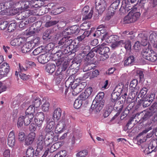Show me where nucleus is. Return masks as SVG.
Instances as JSON below:
<instances>
[{"label": "nucleus", "mask_w": 157, "mask_h": 157, "mask_svg": "<svg viewBox=\"0 0 157 157\" xmlns=\"http://www.w3.org/2000/svg\"><path fill=\"white\" fill-rule=\"evenodd\" d=\"M140 9L139 6L134 7L132 10L124 19V24H129L136 21L140 17V13L138 10Z\"/></svg>", "instance_id": "1"}, {"label": "nucleus", "mask_w": 157, "mask_h": 157, "mask_svg": "<svg viewBox=\"0 0 157 157\" xmlns=\"http://www.w3.org/2000/svg\"><path fill=\"white\" fill-rule=\"evenodd\" d=\"M157 113V109L152 106L150 108L149 111H144L142 113L138 114L137 116H136L135 117V119L136 118L140 119L138 121L136 120L135 121L138 122H140V123H141L144 121L147 120L150 117L152 116L154 113Z\"/></svg>", "instance_id": "2"}, {"label": "nucleus", "mask_w": 157, "mask_h": 157, "mask_svg": "<svg viewBox=\"0 0 157 157\" xmlns=\"http://www.w3.org/2000/svg\"><path fill=\"white\" fill-rule=\"evenodd\" d=\"M141 55L145 59L151 62H154L157 59V55L153 50L148 48H145L142 51Z\"/></svg>", "instance_id": "3"}, {"label": "nucleus", "mask_w": 157, "mask_h": 157, "mask_svg": "<svg viewBox=\"0 0 157 157\" xmlns=\"http://www.w3.org/2000/svg\"><path fill=\"white\" fill-rule=\"evenodd\" d=\"M34 115H26L25 116H21L19 117L17 123V126L18 128L21 127L23 125V122L25 125H29L33 120Z\"/></svg>", "instance_id": "4"}, {"label": "nucleus", "mask_w": 157, "mask_h": 157, "mask_svg": "<svg viewBox=\"0 0 157 157\" xmlns=\"http://www.w3.org/2000/svg\"><path fill=\"white\" fill-rule=\"evenodd\" d=\"M72 40L69 39L68 37H64L60 39L57 43V45L56 47L59 49L62 50L63 53L65 49H66L68 45L71 44Z\"/></svg>", "instance_id": "5"}, {"label": "nucleus", "mask_w": 157, "mask_h": 157, "mask_svg": "<svg viewBox=\"0 0 157 157\" xmlns=\"http://www.w3.org/2000/svg\"><path fill=\"white\" fill-rule=\"evenodd\" d=\"M71 124V121L68 120L65 121L60 120L56 126L55 129V133H60L64 129L66 126L69 125Z\"/></svg>", "instance_id": "6"}, {"label": "nucleus", "mask_w": 157, "mask_h": 157, "mask_svg": "<svg viewBox=\"0 0 157 157\" xmlns=\"http://www.w3.org/2000/svg\"><path fill=\"white\" fill-rule=\"evenodd\" d=\"M96 8L99 14L101 13L105 10L106 3L105 0H96Z\"/></svg>", "instance_id": "7"}, {"label": "nucleus", "mask_w": 157, "mask_h": 157, "mask_svg": "<svg viewBox=\"0 0 157 157\" xmlns=\"http://www.w3.org/2000/svg\"><path fill=\"white\" fill-rule=\"evenodd\" d=\"M34 119L38 127L40 129L41 128L44 119V116L43 113L40 112L36 113L35 115Z\"/></svg>", "instance_id": "8"}, {"label": "nucleus", "mask_w": 157, "mask_h": 157, "mask_svg": "<svg viewBox=\"0 0 157 157\" xmlns=\"http://www.w3.org/2000/svg\"><path fill=\"white\" fill-rule=\"evenodd\" d=\"M105 103L104 100L102 101H93L91 108L94 112H99L102 109Z\"/></svg>", "instance_id": "9"}, {"label": "nucleus", "mask_w": 157, "mask_h": 157, "mask_svg": "<svg viewBox=\"0 0 157 157\" xmlns=\"http://www.w3.org/2000/svg\"><path fill=\"white\" fill-rule=\"evenodd\" d=\"M106 44L103 43L100 45L97 46L95 49L96 52L100 54H108L110 50L108 47L105 46Z\"/></svg>", "instance_id": "10"}, {"label": "nucleus", "mask_w": 157, "mask_h": 157, "mask_svg": "<svg viewBox=\"0 0 157 157\" xmlns=\"http://www.w3.org/2000/svg\"><path fill=\"white\" fill-rule=\"evenodd\" d=\"M54 133H46L45 135L44 140H45V145L46 146H48L50 144H52L53 139L55 138L56 139V136L54 137ZM56 139H58L59 136H56Z\"/></svg>", "instance_id": "11"}, {"label": "nucleus", "mask_w": 157, "mask_h": 157, "mask_svg": "<svg viewBox=\"0 0 157 157\" xmlns=\"http://www.w3.org/2000/svg\"><path fill=\"white\" fill-rule=\"evenodd\" d=\"M152 129L151 127H150L148 128H146L140 133L137 136V139L138 142L140 143H142L146 141V134L149 131Z\"/></svg>", "instance_id": "12"}, {"label": "nucleus", "mask_w": 157, "mask_h": 157, "mask_svg": "<svg viewBox=\"0 0 157 157\" xmlns=\"http://www.w3.org/2000/svg\"><path fill=\"white\" fill-rule=\"evenodd\" d=\"M10 67L8 64L5 63L0 66V75L3 76H6L10 71Z\"/></svg>", "instance_id": "13"}, {"label": "nucleus", "mask_w": 157, "mask_h": 157, "mask_svg": "<svg viewBox=\"0 0 157 157\" xmlns=\"http://www.w3.org/2000/svg\"><path fill=\"white\" fill-rule=\"evenodd\" d=\"M92 92V89L91 87H89L86 89L84 92L82 93L78 98L82 101H84L90 96Z\"/></svg>", "instance_id": "14"}, {"label": "nucleus", "mask_w": 157, "mask_h": 157, "mask_svg": "<svg viewBox=\"0 0 157 157\" xmlns=\"http://www.w3.org/2000/svg\"><path fill=\"white\" fill-rule=\"evenodd\" d=\"M36 134L34 132L30 133L25 139V144L28 146L32 144L35 138Z\"/></svg>", "instance_id": "15"}, {"label": "nucleus", "mask_w": 157, "mask_h": 157, "mask_svg": "<svg viewBox=\"0 0 157 157\" xmlns=\"http://www.w3.org/2000/svg\"><path fill=\"white\" fill-rule=\"evenodd\" d=\"M36 143L37 149L38 150H42L44 146H46L45 140L43 135H41L39 136Z\"/></svg>", "instance_id": "16"}, {"label": "nucleus", "mask_w": 157, "mask_h": 157, "mask_svg": "<svg viewBox=\"0 0 157 157\" xmlns=\"http://www.w3.org/2000/svg\"><path fill=\"white\" fill-rule=\"evenodd\" d=\"M15 139L14 132H11L8 136L7 140L8 145L10 147H13L15 144Z\"/></svg>", "instance_id": "17"}, {"label": "nucleus", "mask_w": 157, "mask_h": 157, "mask_svg": "<svg viewBox=\"0 0 157 157\" xmlns=\"http://www.w3.org/2000/svg\"><path fill=\"white\" fill-rule=\"evenodd\" d=\"M134 57L133 56H130L127 58H124V65L125 67L131 66L134 64Z\"/></svg>", "instance_id": "18"}, {"label": "nucleus", "mask_w": 157, "mask_h": 157, "mask_svg": "<svg viewBox=\"0 0 157 157\" xmlns=\"http://www.w3.org/2000/svg\"><path fill=\"white\" fill-rule=\"evenodd\" d=\"M31 15V13L29 10H26L22 11L18 15V18L20 20L27 19V18Z\"/></svg>", "instance_id": "19"}, {"label": "nucleus", "mask_w": 157, "mask_h": 157, "mask_svg": "<svg viewBox=\"0 0 157 157\" xmlns=\"http://www.w3.org/2000/svg\"><path fill=\"white\" fill-rule=\"evenodd\" d=\"M78 79L77 78H76L73 75H71L66 81L65 82V86L67 87L70 88V84L72 83H78L77 82Z\"/></svg>", "instance_id": "20"}, {"label": "nucleus", "mask_w": 157, "mask_h": 157, "mask_svg": "<svg viewBox=\"0 0 157 157\" xmlns=\"http://www.w3.org/2000/svg\"><path fill=\"white\" fill-rule=\"evenodd\" d=\"M80 131L78 129H75L73 132V135L72 139V143L74 144L75 140H77L82 136V135Z\"/></svg>", "instance_id": "21"}, {"label": "nucleus", "mask_w": 157, "mask_h": 157, "mask_svg": "<svg viewBox=\"0 0 157 157\" xmlns=\"http://www.w3.org/2000/svg\"><path fill=\"white\" fill-rule=\"evenodd\" d=\"M55 122L52 121L48 123L45 128V131L46 133H54V129Z\"/></svg>", "instance_id": "22"}, {"label": "nucleus", "mask_w": 157, "mask_h": 157, "mask_svg": "<svg viewBox=\"0 0 157 157\" xmlns=\"http://www.w3.org/2000/svg\"><path fill=\"white\" fill-rule=\"evenodd\" d=\"M67 64L65 65L63 67L62 66H61V67H59L58 69L56 72L55 75L56 76L59 75V77H60V75H61V78H63L64 76H62V75L65 73V71L67 68Z\"/></svg>", "instance_id": "23"}, {"label": "nucleus", "mask_w": 157, "mask_h": 157, "mask_svg": "<svg viewBox=\"0 0 157 157\" xmlns=\"http://www.w3.org/2000/svg\"><path fill=\"white\" fill-rule=\"evenodd\" d=\"M47 53H44L39 56L37 60L39 62L42 64L47 63L48 61L49 58Z\"/></svg>", "instance_id": "24"}, {"label": "nucleus", "mask_w": 157, "mask_h": 157, "mask_svg": "<svg viewBox=\"0 0 157 157\" xmlns=\"http://www.w3.org/2000/svg\"><path fill=\"white\" fill-rule=\"evenodd\" d=\"M62 110L59 108H57L54 110L53 118L54 120L58 121L59 120L62 116Z\"/></svg>", "instance_id": "25"}, {"label": "nucleus", "mask_w": 157, "mask_h": 157, "mask_svg": "<svg viewBox=\"0 0 157 157\" xmlns=\"http://www.w3.org/2000/svg\"><path fill=\"white\" fill-rule=\"evenodd\" d=\"M89 10V7L88 6H85L82 9V14L84 15H86L85 18L86 19L90 18L92 15V11L90 10V13L87 15L86 14Z\"/></svg>", "instance_id": "26"}, {"label": "nucleus", "mask_w": 157, "mask_h": 157, "mask_svg": "<svg viewBox=\"0 0 157 157\" xmlns=\"http://www.w3.org/2000/svg\"><path fill=\"white\" fill-rule=\"evenodd\" d=\"M120 86H118L117 87L116 89H119V90L117 91V92H113L111 94V99L112 101H114L117 100L120 94V93H121L122 91V88H119Z\"/></svg>", "instance_id": "27"}, {"label": "nucleus", "mask_w": 157, "mask_h": 157, "mask_svg": "<svg viewBox=\"0 0 157 157\" xmlns=\"http://www.w3.org/2000/svg\"><path fill=\"white\" fill-rule=\"evenodd\" d=\"M99 33H100V35L103 34L102 36L103 38L102 39V40H105L108 43L111 42L110 40L109 41L107 40V39H108L109 35L106 32L105 30L103 29L98 30L97 31V33L99 34Z\"/></svg>", "instance_id": "28"}, {"label": "nucleus", "mask_w": 157, "mask_h": 157, "mask_svg": "<svg viewBox=\"0 0 157 157\" xmlns=\"http://www.w3.org/2000/svg\"><path fill=\"white\" fill-rule=\"evenodd\" d=\"M32 45L30 42H27L24 44L21 48L22 52L26 53L29 52L32 49Z\"/></svg>", "instance_id": "29"}, {"label": "nucleus", "mask_w": 157, "mask_h": 157, "mask_svg": "<svg viewBox=\"0 0 157 157\" xmlns=\"http://www.w3.org/2000/svg\"><path fill=\"white\" fill-rule=\"evenodd\" d=\"M74 42H72L71 43V44L68 45V46L67 47V49H65L64 51V53L68 54L69 53H75V50L74 49L75 44H74Z\"/></svg>", "instance_id": "30"}, {"label": "nucleus", "mask_w": 157, "mask_h": 157, "mask_svg": "<svg viewBox=\"0 0 157 157\" xmlns=\"http://www.w3.org/2000/svg\"><path fill=\"white\" fill-rule=\"evenodd\" d=\"M56 66L53 63H49L46 67V71L49 73H52L55 70Z\"/></svg>", "instance_id": "31"}, {"label": "nucleus", "mask_w": 157, "mask_h": 157, "mask_svg": "<svg viewBox=\"0 0 157 157\" xmlns=\"http://www.w3.org/2000/svg\"><path fill=\"white\" fill-rule=\"evenodd\" d=\"M66 54L63 53L62 50L59 49L58 51L55 54V56L57 57L58 59H62L63 61H64L66 58L65 55Z\"/></svg>", "instance_id": "32"}, {"label": "nucleus", "mask_w": 157, "mask_h": 157, "mask_svg": "<svg viewBox=\"0 0 157 157\" xmlns=\"http://www.w3.org/2000/svg\"><path fill=\"white\" fill-rule=\"evenodd\" d=\"M120 3V0H116V1L113 2L111 5L110 10H112L113 12H111V15H113L114 14V10L117 9Z\"/></svg>", "instance_id": "33"}, {"label": "nucleus", "mask_w": 157, "mask_h": 157, "mask_svg": "<svg viewBox=\"0 0 157 157\" xmlns=\"http://www.w3.org/2000/svg\"><path fill=\"white\" fill-rule=\"evenodd\" d=\"M123 40H121L119 41L114 42L111 45V47L112 49H114L117 48L122 46L124 44Z\"/></svg>", "instance_id": "34"}, {"label": "nucleus", "mask_w": 157, "mask_h": 157, "mask_svg": "<svg viewBox=\"0 0 157 157\" xmlns=\"http://www.w3.org/2000/svg\"><path fill=\"white\" fill-rule=\"evenodd\" d=\"M37 27H36V26L34 27V25L33 24L29 28V30L27 31L26 32L27 35H33L36 32H38L37 28Z\"/></svg>", "instance_id": "35"}, {"label": "nucleus", "mask_w": 157, "mask_h": 157, "mask_svg": "<svg viewBox=\"0 0 157 157\" xmlns=\"http://www.w3.org/2000/svg\"><path fill=\"white\" fill-rule=\"evenodd\" d=\"M34 150L32 147H29L27 149L26 153V157H33Z\"/></svg>", "instance_id": "36"}, {"label": "nucleus", "mask_w": 157, "mask_h": 157, "mask_svg": "<svg viewBox=\"0 0 157 157\" xmlns=\"http://www.w3.org/2000/svg\"><path fill=\"white\" fill-rule=\"evenodd\" d=\"M157 148V139H154L152 140L150 144V145L148 147V149L151 148V149L154 148V150H152L151 152L149 151L148 153L152 152L156 148Z\"/></svg>", "instance_id": "37"}, {"label": "nucleus", "mask_w": 157, "mask_h": 157, "mask_svg": "<svg viewBox=\"0 0 157 157\" xmlns=\"http://www.w3.org/2000/svg\"><path fill=\"white\" fill-rule=\"evenodd\" d=\"M70 29L72 34H75L76 35L78 34L80 32V28L78 26L74 25L71 26Z\"/></svg>", "instance_id": "38"}, {"label": "nucleus", "mask_w": 157, "mask_h": 157, "mask_svg": "<svg viewBox=\"0 0 157 157\" xmlns=\"http://www.w3.org/2000/svg\"><path fill=\"white\" fill-rule=\"evenodd\" d=\"M60 147V144L59 143L57 142L54 144L48 149V151L50 153H52L56 151Z\"/></svg>", "instance_id": "39"}, {"label": "nucleus", "mask_w": 157, "mask_h": 157, "mask_svg": "<svg viewBox=\"0 0 157 157\" xmlns=\"http://www.w3.org/2000/svg\"><path fill=\"white\" fill-rule=\"evenodd\" d=\"M35 112V107L33 105H30L26 109L25 111V114L26 115H34L33 113Z\"/></svg>", "instance_id": "40"}, {"label": "nucleus", "mask_w": 157, "mask_h": 157, "mask_svg": "<svg viewBox=\"0 0 157 157\" xmlns=\"http://www.w3.org/2000/svg\"><path fill=\"white\" fill-rule=\"evenodd\" d=\"M20 38H15L10 42L11 44L13 46H19L20 45L21 43Z\"/></svg>", "instance_id": "41"}, {"label": "nucleus", "mask_w": 157, "mask_h": 157, "mask_svg": "<svg viewBox=\"0 0 157 157\" xmlns=\"http://www.w3.org/2000/svg\"><path fill=\"white\" fill-rule=\"evenodd\" d=\"M81 48L82 50V52L81 53L82 56H84V55L86 54L87 52H89L90 49V47L88 45H84Z\"/></svg>", "instance_id": "42"}, {"label": "nucleus", "mask_w": 157, "mask_h": 157, "mask_svg": "<svg viewBox=\"0 0 157 157\" xmlns=\"http://www.w3.org/2000/svg\"><path fill=\"white\" fill-rule=\"evenodd\" d=\"M155 98V94L154 93H151L147 94L144 98L145 100L148 101V102L151 103L154 99Z\"/></svg>", "instance_id": "43"}, {"label": "nucleus", "mask_w": 157, "mask_h": 157, "mask_svg": "<svg viewBox=\"0 0 157 157\" xmlns=\"http://www.w3.org/2000/svg\"><path fill=\"white\" fill-rule=\"evenodd\" d=\"M83 89L82 87L78 84L76 88L72 91V94L74 95H76L81 92Z\"/></svg>", "instance_id": "44"}, {"label": "nucleus", "mask_w": 157, "mask_h": 157, "mask_svg": "<svg viewBox=\"0 0 157 157\" xmlns=\"http://www.w3.org/2000/svg\"><path fill=\"white\" fill-rule=\"evenodd\" d=\"M52 32V30L50 29L46 30L44 33L43 38L44 40H47V38L50 39L51 36H49Z\"/></svg>", "instance_id": "45"}, {"label": "nucleus", "mask_w": 157, "mask_h": 157, "mask_svg": "<svg viewBox=\"0 0 157 157\" xmlns=\"http://www.w3.org/2000/svg\"><path fill=\"white\" fill-rule=\"evenodd\" d=\"M82 101L79 99L78 98L75 100L74 104V106L76 109H79L81 106Z\"/></svg>", "instance_id": "46"}, {"label": "nucleus", "mask_w": 157, "mask_h": 157, "mask_svg": "<svg viewBox=\"0 0 157 157\" xmlns=\"http://www.w3.org/2000/svg\"><path fill=\"white\" fill-rule=\"evenodd\" d=\"M25 133L22 131H20L18 134V138L19 141L23 142L25 139Z\"/></svg>", "instance_id": "47"}, {"label": "nucleus", "mask_w": 157, "mask_h": 157, "mask_svg": "<svg viewBox=\"0 0 157 157\" xmlns=\"http://www.w3.org/2000/svg\"><path fill=\"white\" fill-rule=\"evenodd\" d=\"M139 89L140 87L138 86L135 88H133L132 89L131 95L132 96V98H135V97L137 95Z\"/></svg>", "instance_id": "48"}, {"label": "nucleus", "mask_w": 157, "mask_h": 157, "mask_svg": "<svg viewBox=\"0 0 157 157\" xmlns=\"http://www.w3.org/2000/svg\"><path fill=\"white\" fill-rule=\"evenodd\" d=\"M130 105V104H129L128 107L125 108L123 113H122V116H123L126 117L129 113L130 111L131 110L132 108L133 107V105Z\"/></svg>", "instance_id": "49"}, {"label": "nucleus", "mask_w": 157, "mask_h": 157, "mask_svg": "<svg viewBox=\"0 0 157 157\" xmlns=\"http://www.w3.org/2000/svg\"><path fill=\"white\" fill-rule=\"evenodd\" d=\"M28 24L29 21H27V20L25 19L20 21L19 26L20 28L24 29L25 28Z\"/></svg>", "instance_id": "50"}, {"label": "nucleus", "mask_w": 157, "mask_h": 157, "mask_svg": "<svg viewBox=\"0 0 157 157\" xmlns=\"http://www.w3.org/2000/svg\"><path fill=\"white\" fill-rule=\"evenodd\" d=\"M41 100L39 98H36L33 101V104L35 108L39 107L41 104Z\"/></svg>", "instance_id": "51"}, {"label": "nucleus", "mask_w": 157, "mask_h": 157, "mask_svg": "<svg viewBox=\"0 0 157 157\" xmlns=\"http://www.w3.org/2000/svg\"><path fill=\"white\" fill-rule=\"evenodd\" d=\"M95 65L93 63L90 64H88L85 65L83 69V71H90L94 67H95Z\"/></svg>", "instance_id": "52"}, {"label": "nucleus", "mask_w": 157, "mask_h": 157, "mask_svg": "<svg viewBox=\"0 0 157 157\" xmlns=\"http://www.w3.org/2000/svg\"><path fill=\"white\" fill-rule=\"evenodd\" d=\"M16 24L15 22H13L9 25L7 30L8 32H11L14 31L16 29Z\"/></svg>", "instance_id": "53"}, {"label": "nucleus", "mask_w": 157, "mask_h": 157, "mask_svg": "<svg viewBox=\"0 0 157 157\" xmlns=\"http://www.w3.org/2000/svg\"><path fill=\"white\" fill-rule=\"evenodd\" d=\"M88 153V152L87 150H83L77 153L76 156L78 157H85L87 155Z\"/></svg>", "instance_id": "54"}, {"label": "nucleus", "mask_w": 157, "mask_h": 157, "mask_svg": "<svg viewBox=\"0 0 157 157\" xmlns=\"http://www.w3.org/2000/svg\"><path fill=\"white\" fill-rule=\"evenodd\" d=\"M94 55V53L92 51H90L88 53L84 55L83 57H85L86 60H90V59L93 57Z\"/></svg>", "instance_id": "55"}, {"label": "nucleus", "mask_w": 157, "mask_h": 157, "mask_svg": "<svg viewBox=\"0 0 157 157\" xmlns=\"http://www.w3.org/2000/svg\"><path fill=\"white\" fill-rule=\"evenodd\" d=\"M59 22L58 21H50L47 22L45 24V26L46 27H48L56 25Z\"/></svg>", "instance_id": "56"}, {"label": "nucleus", "mask_w": 157, "mask_h": 157, "mask_svg": "<svg viewBox=\"0 0 157 157\" xmlns=\"http://www.w3.org/2000/svg\"><path fill=\"white\" fill-rule=\"evenodd\" d=\"M124 45L125 48L127 50H129L131 48V42L129 40L124 41L123 40Z\"/></svg>", "instance_id": "57"}, {"label": "nucleus", "mask_w": 157, "mask_h": 157, "mask_svg": "<svg viewBox=\"0 0 157 157\" xmlns=\"http://www.w3.org/2000/svg\"><path fill=\"white\" fill-rule=\"evenodd\" d=\"M149 38L151 42H154L156 39V33L155 32H152L149 36Z\"/></svg>", "instance_id": "58"}, {"label": "nucleus", "mask_w": 157, "mask_h": 157, "mask_svg": "<svg viewBox=\"0 0 157 157\" xmlns=\"http://www.w3.org/2000/svg\"><path fill=\"white\" fill-rule=\"evenodd\" d=\"M49 103L48 101H45L42 105V109L44 111H47L49 109Z\"/></svg>", "instance_id": "59"}, {"label": "nucleus", "mask_w": 157, "mask_h": 157, "mask_svg": "<svg viewBox=\"0 0 157 157\" xmlns=\"http://www.w3.org/2000/svg\"><path fill=\"white\" fill-rule=\"evenodd\" d=\"M43 49L42 47H38L35 49L33 52V53L34 55L36 56L42 52Z\"/></svg>", "instance_id": "60"}, {"label": "nucleus", "mask_w": 157, "mask_h": 157, "mask_svg": "<svg viewBox=\"0 0 157 157\" xmlns=\"http://www.w3.org/2000/svg\"><path fill=\"white\" fill-rule=\"evenodd\" d=\"M8 26V23L6 21H3L0 23V30H4L6 29Z\"/></svg>", "instance_id": "61"}, {"label": "nucleus", "mask_w": 157, "mask_h": 157, "mask_svg": "<svg viewBox=\"0 0 157 157\" xmlns=\"http://www.w3.org/2000/svg\"><path fill=\"white\" fill-rule=\"evenodd\" d=\"M64 8L63 7H60L56 8L54 10L53 14L55 15L61 13L63 11Z\"/></svg>", "instance_id": "62"}, {"label": "nucleus", "mask_w": 157, "mask_h": 157, "mask_svg": "<svg viewBox=\"0 0 157 157\" xmlns=\"http://www.w3.org/2000/svg\"><path fill=\"white\" fill-rule=\"evenodd\" d=\"M138 81L136 79H134L131 82L129 86L130 87L135 88L136 87Z\"/></svg>", "instance_id": "63"}, {"label": "nucleus", "mask_w": 157, "mask_h": 157, "mask_svg": "<svg viewBox=\"0 0 157 157\" xmlns=\"http://www.w3.org/2000/svg\"><path fill=\"white\" fill-rule=\"evenodd\" d=\"M104 96V93L103 92L99 93L98 94L96 98L97 99L98 98L97 101H102Z\"/></svg>", "instance_id": "64"}]
</instances>
